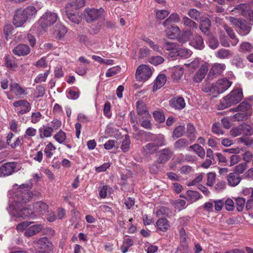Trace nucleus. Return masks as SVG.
<instances>
[{
    "instance_id": "obj_54",
    "label": "nucleus",
    "mask_w": 253,
    "mask_h": 253,
    "mask_svg": "<svg viewBox=\"0 0 253 253\" xmlns=\"http://www.w3.org/2000/svg\"><path fill=\"white\" fill-rule=\"evenodd\" d=\"M187 14L190 18L196 21L198 20L200 16V12L194 8L190 9Z\"/></svg>"
},
{
    "instance_id": "obj_15",
    "label": "nucleus",
    "mask_w": 253,
    "mask_h": 253,
    "mask_svg": "<svg viewBox=\"0 0 253 253\" xmlns=\"http://www.w3.org/2000/svg\"><path fill=\"white\" fill-rule=\"evenodd\" d=\"M172 155V151L166 148L162 150L160 152L158 163L159 164H164L170 159Z\"/></svg>"
},
{
    "instance_id": "obj_29",
    "label": "nucleus",
    "mask_w": 253,
    "mask_h": 253,
    "mask_svg": "<svg viewBox=\"0 0 253 253\" xmlns=\"http://www.w3.org/2000/svg\"><path fill=\"white\" fill-rule=\"evenodd\" d=\"M10 91L15 94L16 96H21L25 94V90L18 84L16 83L10 85Z\"/></svg>"
},
{
    "instance_id": "obj_64",
    "label": "nucleus",
    "mask_w": 253,
    "mask_h": 253,
    "mask_svg": "<svg viewBox=\"0 0 253 253\" xmlns=\"http://www.w3.org/2000/svg\"><path fill=\"white\" fill-rule=\"evenodd\" d=\"M252 48V44L248 42H243L240 46V50L241 51H251Z\"/></svg>"
},
{
    "instance_id": "obj_60",
    "label": "nucleus",
    "mask_w": 253,
    "mask_h": 253,
    "mask_svg": "<svg viewBox=\"0 0 253 253\" xmlns=\"http://www.w3.org/2000/svg\"><path fill=\"white\" fill-rule=\"evenodd\" d=\"M49 73V71H46L44 74H40L35 78V82L36 83H40L42 82H45L47 79Z\"/></svg>"
},
{
    "instance_id": "obj_2",
    "label": "nucleus",
    "mask_w": 253,
    "mask_h": 253,
    "mask_svg": "<svg viewBox=\"0 0 253 253\" xmlns=\"http://www.w3.org/2000/svg\"><path fill=\"white\" fill-rule=\"evenodd\" d=\"M147 135L150 137V140L152 142L143 146L141 151L144 156L148 157L157 152L160 147L165 145L166 140L162 134L155 135L148 133Z\"/></svg>"
},
{
    "instance_id": "obj_27",
    "label": "nucleus",
    "mask_w": 253,
    "mask_h": 253,
    "mask_svg": "<svg viewBox=\"0 0 253 253\" xmlns=\"http://www.w3.org/2000/svg\"><path fill=\"white\" fill-rule=\"evenodd\" d=\"M211 26V22L208 18L203 19L200 24V28L205 35H209Z\"/></svg>"
},
{
    "instance_id": "obj_9",
    "label": "nucleus",
    "mask_w": 253,
    "mask_h": 253,
    "mask_svg": "<svg viewBox=\"0 0 253 253\" xmlns=\"http://www.w3.org/2000/svg\"><path fill=\"white\" fill-rule=\"evenodd\" d=\"M33 209L34 211H32L31 208H30V210L33 213L32 217H29V218H34L35 215L34 212L39 214V215L43 214L45 213L48 210V206L43 202H38L35 203L33 205Z\"/></svg>"
},
{
    "instance_id": "obj_28",
    "label": "nucleus",
    "mask_w": 253,
    "mask_h": 253,
    "mask_svg": "<svg viewBox=\"0 0 253 253\" xmlns=\"http://www.w3.org/2000/svg\"><path fill=\"white\" fill-rule=\"evenodd\" d=\"M238 27L240 29L239 33L242 36H246L248 35L251 30V26L248 25L247 22L244 21H241Z\"/></svg>"
},
{
    "instance_id": "obj_46",
    "label": "nucleus",
    "mask_w": 253,
    "mask_h": 253,
    "mask_svg": "<svg viewBox=\"0 0 253 253\" xmlns=\"http://www.w3.org/2000/svg\"><path fill=\"white\" fill-rule=\"evenodd\" d=\"M130 140L128 135H126L125 139L122 142L121 149L124 152H128L130 148Z\"/></svg>"
},
{
    "instance_id": "obj_18",
    "label": "nucleus",
    "mask_w": 253,
    "mask_h": 253,
    "mask_svg": "<svg viewBox=\"0 0 253 253\" xmlns=\"http://www.w3.org/2000/svg\"><path fill=\"white\" fill-rule=\"evenodd\" d=\"M180 30L178 26H170L168 27L166 30V33L167 37L171 39H173L178 37L180 34Z\"/></svg>"
},
{
    "instance_id": "obj_40",
    "label": "nucleus",
    "mask_w": 253,
    "mask_h": 253,
    "mask_svg": "<svg viewBox=\"0 0 253 253\" xmlns=\"http://www.w3.org/2000/svg\"><path fill=\"white\" fill-rule=\"evenodd\" d=\"M177 55L184 58H188L192 55V51L187 48H178L176 51Z\"/></svg>"
},
{
    "instance_id": "obj_6",
    "label": "nucleus",
    "mask_w": 253,
    "mask_h": 253,
    "mask_svg": "<svg viewBox=\"0 0 253 253\" xmlns=\"http://www.w3.org/2000/svg\"><path fill=\"white\" fill-rule=\"evenodd\" d=\"M104 11L102 8L99 9L86 8L84 10V13L86 21L91 22L96 20L102 15Z\"/></svg>"
},
{
    "instance_id": "obj_38",
    "label": "nucleus",
    "mask_w": 253,
    "mask_h": 253,
    "mask_svg": "<svg viewBox=\"0 0 253 253\" xmlns=\"http://www.w3.org/2000/svg\"><path fill=\"white\" fill-rule=\"evenodd\" d=\"M36 244L38 247L42 249H46L51 245V243L46 237L40 238L37 241Z\"/></svg>"
},
{
    "instance_id": "obj_52",
    "label": "nucleus",
    "mask_w": 253,
    "mask_h": 253,
    "mask_svg": "<svg viewBox=\"0 0 253 253\" xmlns=\"http://www.w3.org/2000/svg\"><path fill=\"white\" fill-rule=\"evenodd\" d=\"M164 61V58L160 56H152L149 59V62L150 63L156 66L162 64Z\"/></svg>"
},
{
    "instance_id": "obj_13",
    "label": "nucleus",
    "mask_w": 253,
    "mask_h": 253,
    "mask_svg": "<svg viewBox=\"0 0 253 253\" xmlns=\"http://www.w3.org/2000/svg\"><path fill=\"white\" fill-rule=\"evenodd\" d=\"M31 51V49L28 45L25 44H20L15 47L13 50V53L18 56H26Z\"/></svg>"
},
{
    "instance_id": "obj_41",
    "label": "nucleus",
    "mask_w": 253,
    "mask_h": 253,
    "mask_svg": "<svg viewBox=\"0 0 253 253\" xmlns=\"http://www.w3.org/2000/svg\"><path fill=\"white\" fill-rule=\"evenodd\" d=\"M55 140L60 144H64L66 139V133L62 130H60L53 136Z\"/></svg>"
},
{
    "instance_id": "obj_1",
    "label": "nucleus",
    "mask_w": 253,
    "mask_h": 253,
    "mask_svg": "<svg viewBox=\"0 0 253 253\" xmlns=\"http://www.w3.org/2000/svg\"><path fill=\"white\" fill-rule=\"evenodd\" d=\"M32 184H22L13 185L12 196L13 203L9 207L8 211L10 214L15 217L23 219L32 217L33 213L30 210V207H24L22 204L29 202L33 197V193L30 191Z\"/></svg>"
},
{
    "instance_id": "obj_56",
    "label": "nucleus",
    "mask_w": 253,
    "mask_h": 253,
    "mask_svg": "<svg viewBox=\"0 0 253 253\" xmlns=\"http://www.w3.org/2000/svg\"><path fill=\"white\" fill-rule=\"evenodd\" d=\"M247 168V165L246 163H241L235 167L234 172L240 175V174L243 173Z\"/></svg>"
},
{
    "instance_id": "obj_44",
    "label": "nucleus",
    "mask_w": 253,
    "mask_h": 253,
    "mask_svg": "<svg viewBox=\"0 0 253 253\" xmlns=\"http://www.w3.org/2000/svg\"><path fill=\"white\" fill-rule=\"evenodd\" d=\"M155 213L158 217L162 216H168L171 213V211L166 207H161L156 211Z\"/></svg>"
},
{
    "instance_id": "obj_7",
    "label": "nucleus",
    "mask_w": 253,
    "mask_h": 253,
    "mask_svg": "<svg viewBox=\"0 0 253 253\" xmlns=\"http://www.w3.org/2000/svg\"><path fill=\"white\" fill-rule=\"evenodd\" d=\"M17 166L15 162L6 163L0 167V176L4 177L11 175L15 170Z\"/></svg>"
},
{
    "instance_id": "obj_51",
    "label": "nucleus",
    "mask_w": 253,
    "mask_h": 253,
    "mask_svg": "<svg viewBox=\"0 0 253 253\" xmlns=\"http://www.w3.org/2000/svg\"><path fill=\"white\" fill-rule=\"evenodd\" d=\"M249 9V5L245 3H241L235 8V10H238L239 12L241 13L243 15L247 14V11Z\"/></svg>"
},
{
    "instance_id": "obj_4",
    "label": "nucleus",
    "mask_w": 253,
    "mask_h": 253,
    "mask_svg": "<svg viewBox=\"0 0 253 253\" xmlns=\"http://www.w3.org/2000/svg\"><path fill=\"white\" fill-rule=\"evenodd\" d=\"M57 19V13L51 11H47L41 17L39 20V24L42 29H45L55 23Z\"/></svg>"
},
{
    "instance_id": "obj_21",
    "label": "nucleus",
    "mask_w": 253,
    "mask_h": 253,
    "mask_svg": "<svg viewBox=\"0 0 253 253\" xmlns=\"http://www.w3.org/2000/svg\"><path fill=\"white\" fill-rule=\"evenodd\" d=\"M167 77L164 74H160L156 78L153 86V90H156L162 87L166 83Z\"/></svg>"
},
{
    "instance_id": "obj_3",
    "label": "nucleus",
    "mask_w": 253,
    "mask_h": 253,
    "mask_svg": "<svg viewBox=\"0 0 253 253\" xmlns=\"http://www.w3.org/2000/svg\"><path fill=\"white\" fill-rule=\"evenodd\" d=\"M243 98L241 88H237L232 90L228 95L221 100V108L225 109L240 102Z\"/></svg>"
},
{
    "instance_id": "obj_55",
    "label": "nucleus",
    "mask_w": 253,
    "mask_h": 253,
    "mask_svg": "<svg viewBox=\"0 0 253 253\" xmlns=\"http://www.w3.org/2000/svg\"><path fill=\"white\" fill-rule=\"evenodd\" d=\"M53 128L51 126H45L42 128V132L41 133V137H48L51 136Z\"/></svg>"
},
{
    "instance_id": "obj_37",
    "label": "nucleus",
    "mask_w": 253,
    "mask_h": 253,
    "mask_svg": "<svg viewBox=\"0 0 253 253\" xmlns=\"http://www.w3.org/2000/svg\"><path fill=\"white\" fill-rule=\"evenodd\" d=\"M190 148L193 150L199 157L202 159L204 158L205 151L202 147L197 144H195L193 145H191Z\"/></svg>"
},
{
    "instance_id": "obj_5",
    "label": "nucleus",
    "mask_w": 253,
    "mask_h": 253,
    "mask_svg": "<svg viewBox=\"0 0 253 253\" xmlns=\"http://www.w3.org/2000/svg\"><path fill=\"white\" fill-rule=\"evenodd\" d=\"M152 75V71L149 66L142 64L138 67L135 77L137 81L144 82L149 79Z\"/></svg>"
},
{
    "instance_id": "obj_49",
    "label": "nucleus",
    "mask_w": 253,
    "mask_h": 253,
    "mask_svg": "<svg viewBox=\"0 0 253 253\" xmlns=\"http://www.w3.org/2000/svg\"><path fill=\"white\" fill-rule=\"evenodd\" d=\"M153 117L156 121L159 123H163L165 120V117L162 112L156 111L153 113Z\"/></svg>"
},
{
    "instance_id": "obj_24",
    "label": "nucleus",
    "mask_w": 253,
    "mask_h": 253,
    "mask_svg": "<svg viewBox=\"0 0 253 253\" xmlns=\"http://www.w3.org/2000/svg\"><path fill=\"white\" fill-rule=\"evenodd\" d=\"M170 106L176 109L181 110L185 107V101L182 97L172 99L170 101Z\"/></svg>"
},
{
    "instance_id": "obj_14",
    "label": "nucleus",
    "mask_w": 253,
    "mask_h": 253,
    "mask_svg": "<svg viewBox=\"0 0 253 253\" xmlns=\"http://www.w3.org/2000/svg\"><path fill=\"white\" fill-rule=\"evenodd\" d=\"M231 82L226 79L218 80L215 84L217 94H220L226 90L231 85Z\"/></svg>"
},
{
    "instance_id": "obj_20",
    "label": "nucleus",
    "mask_w": 253,
    "mask_h": 253,
    "mask_svg": "<svg viewBox=\"0 0 253 253\" xmlns=\"http://www.w3.org/2000/svg\"><path fill=\"white\" fill-rule=\"evenodd\" d=\"M184 69L182 67L177 66L174 67L172 69L171 78L173 82H178L181 78L183 75Z\"/></svg>"
},
{
    "instance_id": "obj_26",
    "label": "nucleus",
    "mask_w": 253,
    "mask_h": 253,
    "mask_svg": "<svg viewBox=\"0 0 253 253\" xmlns=\"http://www.w3.org/2000/svg\"><path fill=\"white\" fill-rule=\"evenodd\" d=\"M22 11L27 19L35 17L37 13V9L33 6H27L25 9H22Z\"/></svg>"
},
{
    "instance_id": "obj_23",
    "label": "nucleus",
    "mask_w": 253,
    "mask_h": 253,
    "mask_svg": "<svg viewBox=\"0 0 253 253\" xmlns=\"http://www.w3.org/2000/svg\"><path fill=\"white\" fill-rule=\"evenodd\" d=\"M202 91L205 93L216 96L217 94V88L214 84H206L203 85Z\"/></svg>"
},
{
    "instance_id": "obj_19",
    "label": "nucleus",
    "mask_w": 253,
    "mask_h": 253,
    "mask_svg": "<svg viewBox=\"0 0 253 253\" xmlns=\"http://www.w3.org/2000/svg\"><path fill=\"white\" fill-rule=\"evenodd\" d=\"M225 67L224 64H214L211 68L208 76L220 74L225 70Z\"/></svg>"
},
{
    "instance_id": "obj_61",
    "label": "nucleus",
    "mask_w": 253,
    "mask_h": 253,
    "mask_svg": "<svg viewBox=\"0 0 253 253\" xmlns=\"http://www.w3.org/2000/svg\"><path fill=\"white\" fill-rule=\"evenodd\" d=\"M85 4V0H73L70 5L74 8H79Z\"/></svg>"
},
{
    "instance_id": "obj_47",
    "label": "nucleus",
    "mask_w": 253,
    "mask_h": 253,
    "mask_svg": "<svg viewBox=\"0 0 253 253\" xmlns=\"http://www.w3.org/2000/svg\"><path fill=\"white\" fill-rule=\"evenodd\" d=\"M193 35L191 30L185 31L179 37V41L181 42H185L188 41Z\"/></svg>"
},
{
    "instance_id": "obj_22",
    "label": "nucleus",
    "mask_w": 253,
    "mask_h": 253,
    "mask_svg": "<svg viewBox=\"0 0 253 253\" xmlns=\"http://www.w3.org/2000/svg\"><path fill=\"white\" fill-rule=\"evenodd\" d=\"M156 225L158 229L163 232H166L170 227L169 221L166 219L161 218L156 222Z\"/></svg>"
},
{
    "instance_id": "obj_16",
    "label": "nucleus",
    "mask_w": 253,
    "mask_h": 253,
    "mask_svg": "<svg viewBox=\"0 0 253 253\" xmlns=\"http://www.w3.org/2000/svg\"><path fill=\"white\" fill-rule=\"evenodd\" d=\"M227 180L230 186H236L240 182L241 177L236 172H230L227 176Z\"/></svg>"
},
{
    "instance_id": "obj_30",
    "label": "nucleus",
    "mask_w": 253,
    "mask_h": 253,
    "mask_svg": "<svg viewBox=\"0 0 253 253\" xmlns=\"http://www.w3.org/2000/svg\"><path fill=\"white\" fill-rule=\"evenodd\" d=\"M189 145L188 141L185 138H180L174 144V148L176 150H184Z\"/></svg>"
},
{
    "instance_id": "obj_45",
    "label": "nucleus",
    "mask_w": 253,
    "mask_h": 253,
    "mask_svg": "<svg viewBox=\"0 0 253 253\" xmlns=\"http://www.w3.org/2000/svg\"><path fill=\"white\" fill-rule=\"evenodd\" d=\"M4 59L5 65L6 67L10 68L11 69H15V68H17V64L11 59L9 55H5L4 57Z\"/></svg>"
},
{
    "instance_id": "obj_34",
    "label": "nucleus",
    "mask_w": 253,
    "mask_h": 253,
    "mask_svg": "<svg viewBox=\"0 0 253 253\" xmlns=\"http://www.w3.org/2000/svg\"><path fill=\"white\" fill-rule=\"evenodd\" d=\"M185 198L191 202H195L199 199L200 194L196 191L188 190L186 192Z\"/></svg>"
},
{
    "instance_id": "obj_25",
    "label": "nucleus",
    "mask_w": 253,
    "mask_h": 253,
    "mask_svg": "<svg viewBox=\"0 0 253 253\" xmlns=\"http://www.w3.org/2000/svg\"><path fill=\"white\" fill-rule=\"evenodd\" d=\"M41 225H34L30 226L25 232V235L27 237H31L38 233L42 230Z\"/></svg>"
},
{
    "instance_id": "obj_8",
    "label": "nucleus",
    "mask_w": 253,
    "mask_h": 253,
    "mask_svg": "<svg viewBox=\"0 0 253 253\" xmlns=\"http://www.w3.org/2000/svg\"><path fill=\"white\" fill-rule=\"evenodd\" d=\"M209 70V64L205 63L201 66L199 70L193 77V81L195 83L201 82L205 77Z\"/></svg>"
},
{
    "instance_id": "obj_17",
    "label": "nucleus",
    "mask_w": 253,
    "mask_h": 253,
    "mask_svg": "<svg viewBox=\"0 0 253 253\" xmlns=\"http://www.w3.org/2000/svg\"><path fill=\"white\" fill-rule=\"evenodd\" d=\"M191 45L195 48L202 50L204 47V43L203 38L198 35H195L190 42Z\"/></svg>"
},
{
    "instance_id": "obj_11",
    "label": "nucleus",
    "mask_w": 253,
    "mask_h": 253,
    "mask_svg": "<svg viewBox=\"0 0 253 253\" xmlns=\"http://www.w3.org/2000/svg\"><path fill=\"white\" fill-rule=\"evenodd\" d=\"M22 9H18L14 14L13 23L16 27H21L27 20Z\"/></svg>"
},
{
    "instance_id": "obj_31",
    "label": "nucleus",
    "mask_w": 253,
    "mask_h": 253,
    "mask_svg": "<svg viewBox=\"0 0 253 253\" xmlns=\"http://www.w3.org/2000/svg\"><path fill=\"white\" fill-rule=\"evenodd\" d=\"M236 109L238 112H241L243 113L249 112L250 116L252 115L251 108L249 103L247 101H244L240 104Z\"/></svg>"
},
{
    "instance_id": "obj_59",
    "label": "nucleus",
    "mask_w": 253,
    "mask_h": 253,
    "mask_svg": "<svg viewBox=\"0 0 253 253\" xmlns=\"http://www.w3.org/2000/svg\"><path fill=\"white\" fill-rule=\"evenodd\" d=\"M177 47L178 45L176 43L171 42H166L163 45V48L168 51H176Z\"/></svg>"
},
{
    "instance_id": "obj_35",
    "label": "nucleus",
    "mask_w": 253,
    "mask_h": 253,
    "mask_svg": "<svg viewBox=\"0 0 253 253\" xmlns=\"http://www.w3.org/2000/svg\"><path fill=\"white\" fill-rule=\"evenodd\" d=\"M185 132V127L184 126H178L173 130L172 137L173 138H178L183 135Z\"/></svg>"
},
{
    "instance_id": "obj_63",
    "label": "nucleus",
    "mask_w": 253,
    "mask_h": 253,
    "mask_svg": "<svg viewBox=\"0 0 253 253\" xmlns=\"http://www.w3.org/2000/svg\"><path fill=\"white\" fill-rule=\"evenodd\" d=\"M42 115L39 112L33 113L31 115V121L33 124L38 123L42 119Z\"/></svg>"
},
{
    "instance_id": "obj_58",
    "label": "nucleus",
    "mask_w": 253,
    "mask_h": 253,
    "mask_svg": "<svg viewBox=\"0 0 253 253\" xmlns=\"http://www.w3.org/2000/svg\"><path fill=\"white\" fill-rule=\"evenodd\" d=\"M242 134L246 135H251L253 134V130L251 126L248 125H241Z\"/></svg>"
},
{
    "instance_id": "obj_50",
    "label": "nucleus",
    "mask_w": 253,
    "mask_h": 253,
    "mask_svg": "<svg viewBox=\"0 0 253 253\" xmlns=\"http://www.w3.org/2000/svg\"><path fill=\"white\" fill-rule=\"evenodd\" d=\"M250 117V114L248 113H243L241 112H238L235 115H234L233 118L237 121H243L247 119Z\"/></svg>"
},
{
    "instance_id": "obj_42",
    "label": "nucleus",
    "mask_w": 253,
    "mask_h": 253,
    "mask_svg": "<svg viewBox=\"0 0 253 253\" xmlns=\"http://www.w3.org/2000/svg\"><path fill=\"white\" fill-rule=\"evenodd\" d=\"M56 147L51 142L47 144L44 149V153L47 158H50L53 155L54 152L56 150Z\"/></svg>"
},
{
    "instance_id": "obj_32",
    "label": "nucleus",
    "mask_w": 253,
    "mask_h": 253,
    "mask_svg": "<svg viewBox=\"0 0 253 253\" xmlns=\"http://www.w3.org/2000/svg\"><path fill=\"white\" fill-rule=\"evenodd\" d=\"M195 132L196 129L194 127V125L191 123H189L187 125L186 127V136L191 141H193L195 140Z\"/></svg>"
},
{
    "instance_id": "obj_12",
    "label": "nucleus",
    "mask_w": 253,
    "mask_h": 253,
    "mask_svg": "<svg viewBox=\"0 0 253 253\" xmlns=\"http://www.w3.org/2000/svg\"><path fill=\"white\" fill-rule=\"evenodd\" d=\"M13 106L16 108H21V109H20L18 113L19 114L21 115L29 112L31 108L30 104L25 100L15 101L13 103Z\"/></svg>"
},
{
    "instance_id": "obj_39",
    "label": "nucleus",
    "mask_w": 253,
    "mask_h": 253,
    "mask_svg": "<svg viewBox=\"0 0 253 253\" xmlns=\"http://www.w3.org/2000/svg\"><path fill=\"white\" fill-rule=\"evenodd\" d=\"M224 29L227 32L230 38L232 39L231 44L232 46L236 45L239 42V40L236 38L235 33H234L233 30L228 27L227 26H224Z\"/></svg>"
},
{
    "instance_id": "obj_57",
    "label": "nucleus",
    "mask_w": 253,
    "mask_h": 253,
    "mask_svg": "<svg viewBox=\"0 0 253 253\" xmlns=\"http://www.w3.org/2000/svg\"><path fill=\"white\" fill-rule=\"evenodd\" d=\"M236 203L237 210L239 211H241L243 210L246 203V200L243 198L238 197L236 199Z\"/></svg>"
},
{
    "instance_id": "obj_43",
    "label": "nucleus",
    "mask_w": 253,
    "mask_h": 253,
    "mask_svg": "<svg viewBox=\"0 0 253 253\" xmlns=\"http://www.w3.org/2000/svg\"><path fill=\"white\" fill-rule=\"evenodd\" d=\"M180 21V17L177 13H172L163 23V25L167 27L170 22H178Z\"/></svg>"
},
{
    "instance_id": "obj_10",
    "label": "nucleus",
    "mask_w": 253,
    "mask_h": 253,
    "mask_svg": "<svg viewBox=\"0 0 253 253\" xmlns=\"http://www.w3.org/2000/svg\"><path fill=\"white\" fill-rule=\"evenodd\" d=\"M136 111L137 115L143 118H150L146 104L142 101L139 100L136 103Z\"/></svg>"
},
{
    "instance_id": "obj_36",
    "label": "nucleus",
    "mask_w": 253,
    "mask_h": 253,
    "mask_svg": "<svg viewBox=\"0 0 253 253\" xmlns=\"http://www.w3.org/2000/svg\"><path fill=\"white\" fill-rule=\"evenodd\" d=\"M232 53L228 49L221 48L218 50L216 56L220 59L229 58L232 56Z\"/></svg>"
},
{
    "instance_id": "obj_33",
    "label": "nucleus",
    "mask_w": 253,
    "mask_h": 253,
    "mask_svg": "<svg viewBox=\"0 0 253 253\" xmlns=\"http://www.w3.org/2000/svg\"><path fill=\"white\" fill-rule=\"evenodd\" d=\"M182 23L185 26L191 29L190 30H193L198 28L197 24L186 16L182 17Z\"/></svg>"
},
{
    "instance_id": "obj_62",
    "label": "nucleus",
    "mask_w": 253,
    "mask_h": 253,
    "mask_svg": "<svg viewBox=\"0 0 253 253\" xmlns=\"http://www.w3.org/2000/svg\"><path fill=\"white\" fill-rule=\"evenodd\" d=\"M57 30H56L57 35L59 38L63 37L67 33V29L63 25L61 24L57 25Z\"/></svg>"
},
{
    "instance_id": "obj_53",
    "label": "nucleus",
    "mask_w": 253,
    "mask_h": 253,
    "mask_svg": "<svg viewBox=\"0 0 253 253\" xmlns=\"http://www.w3.org/2000/svg\"><path fill=\"white\" fill-rule=\"evenodd\" d=\"M37 133V130L36 128L33 127H28L25 133L23 135L24 138H28V137H32L36 136Z\"/></svg>"
},
{
    "instance_id": "obj_48",
    "label": "nucleus",
    "mask_w": 253,
    "mask_h": 253,
    "mask_svg": "<svg viewBox=\"0 0 253 253\" xmlns=\"http://www.w3.org/2000/svg\"><path fill=\"white\" fill-rule=\"evenodd\" d=\"M67 16L69 20L75 24H79L81 20V17L75 13L67 12Z\"/></svg>"
}]
</instances>
